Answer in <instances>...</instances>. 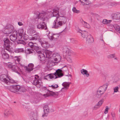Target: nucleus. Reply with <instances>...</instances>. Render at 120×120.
<instances>
[{"mask_svg":"<svg viewBox=\"0 0 120 120\" xmlns=\"http://www.w3.org/2000/svg\"><path fill=\"white\" fill-rule=\"evenodd\" d=\"M52 12V17H55L56 19L53 23L52 27L58 29L66 23L67 19L64 16H60L59 14L58 10L53 9Z\"/></svg>","mask_w":120,"mask_h":120,"instance_id":"obj_1","label":"nucleus"},{"mask_svg":"<svg viewBox=\"0 0 120 120\" xmlns=\"http://www.w3.org/2000/svg\"><path fill=\"white\" fill-rule=\"evenodd\" d=\"M38 19L37 20L38 24L37 28L40 29L46 30L47 27L46 23L44 21H48V18L46 15L43 13L39 14L38 15Z\"/></svg>","mask_w":120,"mask_h":120,"instance_id":"obj_2","label":"nucleus"},{"mask_svg":"<svg viewBox=\"0 0 120 120\" xmlns=\"http://www.w3.org/2000/svg\"><path fill=\"white\" fill-rule=\"evenodd\" d=\"M4 64H5L7 68L12 71L19 74V73L18 72L19 68L16 64H14L9 62L7 63H4Z\"/></svg>","mask_w":120,"mask_h":120,"instance_id":"obj_3","label":"nucleus"},{"mask_svg":"<svg viewBox=\"0 0 120 120\" xmlns=\"http://www.w3.org/2000/svg\"><path fill=\"white\" fill-rule=\"evenodd\" d=\"M108 85V84L106 83L99 88L96 95L98 98H99L101 97V95L105 92Z\"/></svg>","mask_w":120,"mask_h":120,"instance_id":"obj_4","label":"nucleus"},{"mask_svg":"<svg viewBox=\"0 0 120 120\" xmlns=\"http://www.w3.org/2000/svg\"><path fill=\"white\" fill-rule=\"evenodd\" d=\"M32 44L30 45V53H33L35 54L36 51L37 53L39 54V55H41V54H43L41 51L38 50L39 49V48L38 46L34 45V43L30 41V44Z\"/></svg>","mask_w":120,"mask_h":120,"instance_id":"obj_5","label":"nucleus"},{"mask_svg":"<svg viewBox=\"0 0 120 120\" xmlns=\"http://www.w3.org/2000/svg\"><path fill=\"white\" fill-rule=\"evenodd\" d=\"M32 77L30 78V82L32 83V84L35 85H38V87H40L41 85V81L37 79L39 78V76L37 75H35V76H32Z\"/></svg>","mask_w":120,"mask_h":120,"instance_id":"obj_6","label":"nucleus"},{"mask_svg":"<svg viewBox=\"0 0 120 120\" xmlns=\"http://www.w3.org/2000/svg\"><path fill=\"white\" fill-rule=\"evenodd\" d=\"M4 49L10 52H12L10 48V41L7 38H5L4 40Z\"/></svg>","mask_w":120,"mask_h":120,"instance_id":"obj_7","label":"nucleus"},{"mask_svg":"<svg viewBox=\"0 0 120 120\" xmlns=\"http://www.w3.org/2000/svg\"><path fill=\"white\" fill-rule=\"evenodd\" d=\"M44 89L45 92H46V91H48L47 93L45 94H43V95L45 97H48L49 96H52L54 97L58 95L59 93L58 92H55L50 91L46 87H45Z\"/></svg>","mask_w":120,"mask_h":120,"instance_id":"obj_8","label":"nucleus"},{"mask_svg":"<svg viewBox=\"0 0 120 120\" xmlns=\"http://www.w3.org/2000/svg\"><path fill=\"white\" fill-rule=\"evenodd\" d=\"M4 31L3 32L5 34L11 33L14 30L13 26L11 25H8L4 28Z\"/></svg>","mask_w":120,"mask_h":120,"instance_id":"obj_9","label":"nucleus"},{"mask_svg":"<svg viewBox=\"0 0 120 120\" xmlns=\"http://www.w3.org/2000/svg\"><path fill=\"white\" fill-rule=\"evenodd\" d=\"M13 113L12 109L11 107H8L5 109L4 112V116L7 117L12 115Z\"/></svg>","mask_w":120,"mask_h":120,"instance_id":"obj_10","label":"nucleus"},{"mask_svg":"<svg viewBox=\"0 0 120 120\" xmlns=\"http://www.w3.org/2000/svg\"><path fill=\"white\" fill-rule=\"evenodd\" d=\"M8 75H2L0 76V79L1 81L4 82L7 85H8L9 81L7 79L8 77Z\"/></svg>","mask_w":120,"mask_h":120,"instance_id":"obj_11","label":"nucleus"},{"mask_svg":"<svg viewBox=\"0 0 120 120\" xmlns=\"http://www.w3.org/2000/svg\"><path fill=\"white\" fill-rule=\"evenodd\" d=\"M68 70V68L66 67V70H62L61 69H57L54 73L58 78H60L63 76V74L62 73V72H63V71H67Z\"/></svg>","mask_w":120,"mask_h":120,"instance_id":"obj_12","label":"nucleus"},{"mask_svg":"<svg viewBox=\"0 0 120 120\" xmlns=\"http://www.w3.org/2000/svg\"><path fill=\"white\" fill-rule=\"evenodd\" d=\"M48 36L49 38L51 40H55L58 38L60 35L59 34H53L51 35L50 34V32H49Z\"/></svg>","mask_w":120,"mask_h":120,"instance_id":"obj_13","label":"nucleus"},{"mask_svg":"<svg viewBox=\"0 0 120 120\" xmlns=\"http://www.w3.org/2000/svg\"><path fill=\"white\" fill-rule=\"evenodd\" d=\"M39 41L40 42L42 46L45 48H47L49 46V45L47 42L44 41L43 39H39Z\"/></svg>","mask_w":120,"mask_h":120,"instance_id":"obj_14","label":"nucleus"},{"mask_svg":"<svg viewBox=\"0 0 120 120\" xmlns=\"http://www.w3.org/2000/svg\"><path fill=\"white\" fill-rule=\"evenodd\" d=\"M19 86L18 85H12L9 87V90L11 91L16 93L19 91Z\"/></svg>","mask_w":120,"mask_h":120,"instance_id":"obj_15","label":"nucleus"},{"mask_svg":"<svg viewBox=\"0 0 120 120\" xmlns=\"http://www.w3.org/2000/svg\"><path fill=\"white\" fill-rule=\"evenodd\" d=\"M86 42L89 43L93 42L94 41L93 38L90 34L86 37Z\"/></svg>","mask_w":120,"mask_h":120,"instance_id":"obj_16","label":"nucleus"},{"mask_svg":"<svg viewBox=\"0 0 120 120\" xmlns=\"http://www.w3.org/2000/svg\"><path fill=\"white\" fill-rule=\"evenodd\" d=\"M12 35L10 36V39L13 41H14L17 39L18 35L16 32H14Z\"/></svg>","mask_w":120,"mask_h":120,"instance_id":"obj_17","label":"nucleus"},{"mask_svg":"<svg viewBox=\"0 0 120 120\" xmlns=\"http://www.w3.org/2000/svg\"><path fill=\"white\" fill-rule=\"evenodd\" d=\"M49 78L50 79L55 78L56 79L57 78V77L56 76L55 74H50L48 75L44 78L45 79L47 80L48 78Z\"/></svg>","mask_w":120,"mask_h":120,"instance_id":"obj_18","label":"nucleus"},{"mask_svg":"<svg viewBox=\"0 0 120 120\" xmlns=\"http://www.w3.org/2000/svg\"><path fill=\"white\" fill-rule=\"evenodd\" d=\"M30 63L29 64H28V67H29V68H28L27 66H26L20 64L19 65V69L21 68L22 69H25L27 71H30V67L29 66H30Z\"/></svg>","mask_w":120,"mask_h":120,"instance_id":"obj_19","label":"nucleus"},{"mask_svg":"<svg viewBox=\"0 0 120 120\" xmlns=\"http://www.w3.org/2000/svg\"><path fill=\"white\" fill-rule=\"evenodd\" d=\"M53 59L55 61H57V62H59L61 60V57L58 54L56 55L55 54L53 55Z\"/></svg>","mask_w":120,"mask_h":120,"instance_id":"obj_20","label":"nucleus"},{"mask_svg":"<svg viewBox=\"0 0 120 120\" xmlns=\"http://www.w3.org/2000/svg\"><path fill=\"white\" fill-rule=\"evenodd\" d=\"M45 54L46 55V58H50L53 56L52 52L48 50L46 51Z\"/></svg>","mask_w":120,"mask_h":120,"instance_id":"obj_21","label":"nucleus"},{"mask_svg":"<svg viewBox=\"0 0 120 120\" xmlns=\"http://www.w3.org/2000/svg\"><path fill=\"white\" fill-rule=\"evenodd\" d=\"M2 57L4 59H8L9 57V55L4 51L1 52Z\"/></svg>","mask_w":120,"mask_h":120,"instance_id":"obj_22","label":"nucleus"},{"mask_svg":"<svg viewBox=\"0 0 120 120\" xmlns=\"http://www.w3.org/2000/svg\"><path fill=\"white\" fill-rule=\"evenodd\" d=\"M70 82H63L62 84V85L64 87L62 88V89H65L66 90H67L68 89V87L69 86V85L71 84Z\"/></svg>","mask_w":120,"mask_h":120,"instance_id":"obj_23","label":"nucleus"},{"mask_svg":"<svg viewBox=\"0 0 120 120\" xmlns=\"http://www.w3.org/2000/svg\"><path fill=\"white\" fill-rule=\"evenodd\" d=\"M33 36H34L31 38V39H30V40H36L40 38V34L38 33H37L34 34Z\"/></svg>","mask_w":120,"mask_h":120,"instance_id":"obj_24","label":"nucleus"},{"mask_svg":"<svg viewBox=\"0 0 120 120\" xmlns=\"http://www.w3.org/2000/svg\"><path fill=\"white\" fill-rule=\"evenodd\" d=\"M81 73L83 75H86L87 77H88L89 76V74L88 73V71L84 69H82L81 71Z\"/></svg>","mask_w":120,"mask_h":120,"instance_id":"obj_25","label":"nucleus"},{"mask_svg":"<svg viewBox=\"0 0 120 120\" xmlns=\"http://www.w3.org/2000/svg\"><path fill=\"white\" fill-rule=\"evenodd\" d=\"M79 32L80 33L82 37L84 38H85L86 36L88 35V32L86 31L83 32H82L81 30H80L79 31Z\"/></svg>","mask_w":120,"mask_h":120,"instance_id":"obj_26","label":"nucleus"},{"mask_svg":"<svg viewBox=\"0 0 120 120\" xmlns=\"http://www.w3.org/2000/svg\"><path fill=\"white\" fill-rule=\"evenodd\" d=\"M106 4L108 7H109L115 6L117 5V4L115 2H107Z\"/></svg>","mask_w":120,"mask_h":120,"instance_id":"obj_27","label":"nucleus"},{"mask_svg":"<svg viewBox=\"0 0 120 120\" xmlns=\"http://www.w3.org/2000/svg\"><path fill=\"white\" fill-rule=\"evenodd\" d=\"M38 58L41 61H44L45 59V57L44 53L41 54V55H39Z\"/></svg>","mask_w":120,"mask_h":120,"instance_id":"obj_28","label":"nucleus"},{"mask_svg":"<svg viewBox=\"0 0 120 120\" xmlns=\"http://www.w3.org/2000/svg\"><path fill=\"white\" fill-rule=\"evenodd\" d=\"M31 116H32L31 118L32 120H36V119L37 115L36 112H32L30 113Z\"/></svg>","mask_w":120,"mask_h":120,"instance_id":"obj_29","label":"nucleus"},{"mask_svg":"<svg viewBox=\"0 0 120 120\" xmlns=\"http://www.w3.org/2000/svg\"><path fill=\"white\" fill-rule=\"evenodd\" d=\"M23 29H20L19 30L18 33H17V35H19V38H22L23 37Z\"/></svg>","mask_w":120,"mask_h":120,"instance_id":"obj_30","label":"nucleus"},{"mask_svg":"<svg viewBox=\"0 0 120 120\" xmlns=\"http://www.w3.org/2000/svg\"><path fill=\"white\" fill-rule=\"evenodd\" d=\"M64 49V51L66 52L67 56H69L71 54V51L68 48L65 47Z\"/></svg>","mask_w":120,"mask_h":120,"instance_id":"obj_31","label":"nucleus"},{"mask_svg":"<svg viewBox=\"0 0 120 120\" xmlns=\"http://www.w3.org/2000/svg\"><path fill=\"white\" fill-rule=\"evenodd\" d=\"M14 51L16 53L23 52H24V49L22 48H17L15 49Z\"/></svg>","mask_w":120,"mask_h":120,"instance_id":"obj_32","label":"nucleus"},{"mask_svg":"<svg viewBox=\"0 0 120 120\" xmlns=\"http://www.w3.org/2000/svg\"><path fill=\"white\" fill-rule=\"evenodd\" d=\"M113 16L114 19H120V13L115 14H114Z\"/></svg>","mask_w":120,"mask_h":120,"instance_id":"obj_33","label":"nucleus"},{"mask_svg":"<svg viewBox=\"0 0 120 120\" xmlns=\"http://www.w3.org/2000/svg\"><path fill=\"white\" fill-rule=\"evenodd\" d=\"M19 91H18L21 92H23L25 91L26 90V89L25 87L19 86Z\"/></svg>","mask_w":120,"mask_h":120,"instance_id":"obj_34","label":"nucleus"},{"mask_svg":"<svg viewBox=\"0 0 120 120\" xmlns=\"http://www.w3.org/2000/svg\"><path fill=\"white\" fill-rule=\"evenodd\" d=\"M82 4L83 5H88L89 4L87 0H80Z\"/></svg>","mask_w":120,"mask_h":120,"instance_id":"obj_35","label":"nucleus"},{"mask_svg":"<svg viewBox=\"0 0 120 120\" xmlns=\"http://www.w3.org/2000/svg\"><path fill=\"white\" fill-rule=\"evenodd\" d=\"M36 31L35 30L34 26H33L32 28H30V34L32 36L36 33Z\"/></svg>","mask_w":120,"mask_h":120,"instance_id":"obj_36","label":"nucleus"},{"mask_svg":"<svg viewBox=\"0 0 120 120\" xmlns=\"http://www.w3.org/2000/svg\"><path fill=\"white\" fill-rule=\"evenodd\" d=\"M8 79H9L8 81H9L8 85L9 84V83H10V82L12 83H15V80L11 79V77L9 76H8Z\"/></svg>","mask_w":120,"mask_h":120,"instance_id":"obj_37","label":"nucleus"},{"mask_svg":"<svg viewBox=\"0 0 120 120\" xmlns=\"http://www.w3.org/2000/svg\"><path fill=\"white\" fill-rule=\"evenodd\" d=\"M44 110L45 113H48L49 112V109L47 106H44Z\"/></svg>","mask_w":120,"mask_h":120,"instance_id":"obj_38","label":"nucleus"},{"mask_svg":"<svg viewBox=\"0 0 120 120\" xmlns=\"http://www.w3.org/2000/svg\"><path fill=\"white\" fill-rule=\"evenodd\" d=\"M25 53L27 55H29L30 53V49L28 48L27 47H26L25 49Z\"/></svg>","mask_w":120,"mask_h":120,"instance_id":"obj_39","label":"nucleus"},{"mask_svg":"<svg viewBox=\"0 0 120 120\" xmlns=\"http://www.w3.org/2000/svg\"><path fill=\"white\" fill-rule=\"evenodd\" d=\"M17 43L18 44H22L23 45H25L26 43L27 44V43L26 42H26H24V41L23 40H19L17 41Z\"/></svg>","mask_w":120,"mask_h":120,"instance_id":"obj_40","label":"nucleus"},{"mask_svg":"<svg viewBox=\"0 0 120 120\" xmlns=\"http://www.w3.org/2000/svg\"><path fill=\"white\" fill-rule=\"evenodd\" d=\"M49 87H51L52 89H54L57 88L58 87V86L57 84L53 85L51 86H49Z\"/></svg>","mask_w":120,"mask_h":120,"instance_id":"obj_41","label":"nucleus"},{"mask_svg":"<svg viewBox=\"0 0 120 120\" xmlns=\"http://www.w3.org/2000/svg\"><path fill=\"white\" fill-rule=\"evenodd\" d=\"M20 56H15L14 57V59L15 60L17 61L18 62H19L20 60V59L19 58Z\"/></svg>","mask_w":120,"mask_h":120,"instance_id":"obj_42","label":"nucleus"},{"mask_svg":"<svg viewBox=\"0 0 120 120\" xmlns=\"http://www.w3.org/2000/svg\"><path fill=\"white\" fill-rule=\"evenodd\" d=\"M115 29L117 31L120 30V28L119 26L117 25H115L114 27Z\"/></svg>","mask_w":120,"mask_h":120,"instance_id":"obj_43","label":"nucleus"},{"mask_svg":"<svg viewBox=\"0 0 120 120\" xmlns=\"http://www.w3.org/2000/svg\"><path fill=\"white\" fill-rule=\"evenodd\" d=\"M72 10L73 12L76 13H79V11L77 10L75 7L73 8L72 9Z\"/></svg>","mask_w":120,"mask_h":120,"instance_id":"obj_44","label":"nucleus"},{"mask_svg":"<svg viewBox=\"0 0 120 120\" xmlns=\"http://www.w3.org/2000/svg\"><path fill=\"white\" fill-rule=\"evenodd\" d=\"M115 57V54H110L107 56L109 58H114Z\"/></svg>","mask_w":120,"mask_h":120,"instance_id":"obj_45","label":"nucleus"},{"mask_svg":"<svg viewBox=\"0 0 120 120\" xmlns=\"http://www.w3.org/2000/svg\"><path fill=\"white\" fill-rule=\"evenodd\" d=\"M119 87L118 86H116L114 88V93L116 92H118Z\"/></svg>","mask_w":120,"mask_h":120,"instance_id":"obj_46","label":"nucleus"},{"mask_svg":"<svg viewBox=\"0 0 120 120\" xmlns=\"http://www.w3.org/2000/svg\"><path fill=\"white\" fill-rule=\"evenodd\" d=\"M100 107V106L98 105V104H97L96 105L94 106V108H93V110H96L98 109Z\"/></svg>","mask_w":120,"mask_h":120,"instance_id":"obj_47","label":"nucleus"},{"mask_svg":"<svg viewBox=\"0 0 120 120\" xmlns=\"http://www.w3.org/2000/svg\"><path fill=\"white\" fill-rule=\"evenodd\" d=\"M103 100H101L98 102V103L97 104H98V105L100 107L103 103Z\"/></svg>","mask_w":120,"mask_h":120,"instance_id":"obj_48","label":"nucleus"},{"mask_svg":"<svg viewBox=\"0 0 120 120\" xmlns=\"http://www.w3.org/2000/svg\"><path fill=\"white\" fill-rule=\"evenodd\" d=\"M66 59L67 61L69 63H71L72 62V59L70 57H67Z\"/></svg>","mask_w":120,"mask_h":120,"instance_id":"obj_49","label":"nucleus"},{"mask_svg":"<svg viewBox=\"0 0 120 120\" xmlns=\"http://www.w3.org/2000/svg\"><path fill=\"white\" fill-rule=\"evenodd\" d=\"M35 68H34V64L32 63H30V71Z\"/></svg>","mask_w":120,"mask_h":120,"instance_id":"obj_50","label":"nucleus"},{"mask_svg":"<svg viewBox=\"0 0 120 120\" xmlns=\"http://www.w3.org/2000/svg\"><path fill=\"white\" fill-rule=\"evenodd\" d=\"M109 109V107L108 106H106V109L105 110L104 113L105 114H106L108 112V110Z\"/></svg>","mask_w":120,"mask_h":120,"instance_id":"obj_51","label":"nucleus"},{"mask_svg":"<svg viewBox=\"0 0 120 120\" xmlns=\"http://www.w3.org/2000/svg\"><path fill=\"white\" fill-rule=\"evenodd\" d=\"M108 20L106 19H104L102 21V23L105 24L108 23Z\"/></svg>","mask_w":120,"mask_h":120,"instance_id":"obj_52","label":"nucleus"},{"mask_svg":"<svg viewBox=\"0 0 120 120\" xmlns=\"http://www.w3.org/2000/svg\"><path fill=\"white\" fill-rule=\"evenodd\" d=\"M85 27L87 28H89L90 27V25L89 24L87 23L86 22L85 23V24L84 25Z\"/></svg>","mask_w":120,"mask_h":120,"instance_id":"obj_53","label":"nucleus"},{"mask_svg":"<svg viewBox=\"0 0 120 120\" xmlns=\"http://www.w3.org/2000/svg\"><path fill=\"white\" fill-rule=\"evenodd\" d=\"M34 14H35L36 15H37V18L38 19V15H39V14L41 13H39V12L38 11H34Z\"/></svg>","mask_w":120,"mask_h":120,"instance_id":"obj_54","label":"nucleus"},{"mask_svg":"<svg viewBox=\"0 0 120 120\" xmlns=\"http://www.w3.org/2000/svg\"><path fill=\"white\" fill-rule=\"evenodd\" d=\"M80 21L81 22L83 25H84L85 24V23L86 22L84 21L83 20L81 19H80Z\"/></svg>","mask_w":120,"mask_h":120,"instance_id":"obj_55","label":"nucleus"},{"mask_svg":"<svg viewBox=\"0 0 120 120\" xmlns=\"http://www.w3.org/2000/svg\"><path fill=\"white\" fill-rule=\"evenodd\" d=\"M48 113H45L42 116L43 117H44V116H46L48 115Z\"/></svg>","mask_w":120,"mask_h":120,"instance_id":"obj_56","label":"nucleus"},{"mask_svg":"<svg viewBox=\"0 0 120 120\" xmlns=\"http://www.w3.org/2000/svg\"><path fill=\"white\" fill-rule=\"evenodd\" d=\"M18 24L19 26H21L23 25V23L20 22H18Z\"/></svg>","mask_w":120,"mask_h":120,"instance_id":"obj_57","label":"nucleus"},{"mask_svg":"<svg viewBox=\"0 0 120 120\" xmlns=\"http://www.w3.org/2000/svg\"><path fill=\"white\" fill-rule=\"evenodd\" d=\"M111 114L112 116L113 117H114L115 116V114L114 113H111Z\"/></svg>","mask_w":120,"mask_h":120,"instance_id":"obj_58","label":"nucleus"},{"mask_svg":"<svg viewBox=\"0 0 120 120\" xmlns=\"http://www.w3.org/2000/svg\"><path fill=\"white\" fill-rule=\"evenodd\" d=\"M66 67L67 68V67H66V66H64V67H63L62 68H61V69H63V68H65V69H63V70H66Z\"/></svg>","mask_w":120,"mask_h":120,"instance_id":"obj_59","label":"nucleus"},{"mask_svg":"<svg viewBox=\"0 0 120 120\" xmlns=\"http://www.w3.org/2000/svg\"><path fill=\"white\" fill-rule=\"evenodd\" d=\"M23 39L26 40H27V38H26L25 37V36H24L23 37Z\"/></svg>","mask_w":120,"mask_h":120,"instance_id":"obj_60","label":"nucleus"},{"mask_svg":"<svg viewBox=\"0 0 120 120\" xmlns=\"http://www.w3.org/2000/svg\"><path fill=\"white\" fill-rule=\"evenodd\" d=\"M108 23H109L110 22H111V21H112V20H108Z\"/></svg>","mask_w":120,"mask_h":120,"instance_id":"obj_61","label":"nucleus"},{"mask_svg":"<svg viewBox=\"0 0 120 120\" xmlns=\"http://www.w3.org/2000/svg\"><path fill=\"white\" fill-rule=\"evenodd\" d=\"M90 14H91V15H94V13H92V12H91V13H90Z\"/></svg>","mask_w":120,"mask_h":120,"instance_id":"obj_62","label":"nucleus"},{"mask_svg":"<svg viewBox=\"0 0 120 120\" xmlns=\"http://www.w3.org/2000/svg\"><path fill=\"white\" fill-rule=\"evenodd\" d=\"M73 39H72L71 40L72 42V43H74V42H73V41H73Z\"/></svg>","mask_w":120,"mask_h":120,"instance_id":"obj_63","label":"nucleus"},{"mask_svg":"<svg viewBox=\"0 0 120 120\" xmlns=\"http://www.w3.org/2000/svg\"><path fill=\"white\" fill-rule=\"evenodd\" d=\"M114 59L117 60V57H116V58H114Z\"/></svg>","mask_w":120,"mask_h":120,"instance_id":"obj_64","label":"nucleus"}]
</instances>
